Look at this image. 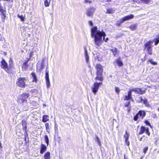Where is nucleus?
Returning a JSON list of instances; mask_svg holds the SVG:
<instances>
[{"mask_svg":"<svg viewBox=\"0 0 159 159\" xmlns=\"http://www.w3.org/2000/svg\"><path fill=\"white\" fill-rule=\"evenodd\" d=\"M91 36L92 37L94 38V41L95 44L97 46H100L102 42V37H103V39L106 42L108 40V38H107L105 39L106 34L104 32H101L98 30L97 26H94L92 28L91 30Z\"/></svg>","mask_w":159,"mask_h":159,"instance_id":"obj_1","label":"nucleus"},{"mask_svg":"<svg viewBox=\"0 0 159 159\" xmlns=\"http://www.w3.org/2000/svg\"><path fill=\"white\" fill-rule=\"evenodd\" d=\"M96 68L97 70L96 77L95 79L98 80L102 81L103 80L102 77V72L103 69L102 68V66L100 64H97L96 66Z\"/></svg>","mask_w":159,"mask_h":159,"instance_id":"obj_2","label":"nucleus"},{"mask_svg":"<svg viewBox=\"0 0 159 159\" xmlns=\"http://www.w3.org/2000/svg\"><path fill=\"white\" fill-rule=\"evenodd\" d=\"M30 95L28 93H23L18 99V102L20 103L26 102L27 99L29 97Z\"/></svg>","mask_w":159,"mask_h":159,"instance_id":"obj_3","label":"nucleus"},{"mask_svg":"<svg viewBox=\"0 0 159 159\" xmlns=\"http://www.w3.org/2000/svg\"><path fill=\"white\" fill-rule=\"evenodd\" d=\"M27 81V79L25 78H19L17 79L16 84L19 86L25 87V84Z\"/></svg>","mask_w":159,"mask_h":159,"instance_id":"obj_4","label":"nucleus"},{"mask_svg":"<svg viewBox=\"0 0 159 159\" xmlns=\"http://www.w3.org/2000/svg\"><path fill=\"white\" fill-rule=\"evenodd\" d=\"M102 83L95 82L91 87L92 91L94 94H95L98 92L99 86Z\"/></svg>","mask_w":159,"mask_h":159,"instance_id":"obj_5","label":"nucleus"},{"mask_svg":"<svg viewBox=\"0 0 159 159\" xmlns=\"http://www.w3.org/2000/svg\"><path fill=\"white\" fill-rule=\"evenodd\" d=\"M134 17V16L133 14H130L120 19V22L123 23L125 21L129 20L131 19H133Z\"/></svg>","mask_w":159,"mask_h":159,"instance_id":"obj_6","label":"nucleus"},{"mask_svg":"<svg viewBox=\"0 0 159 159\" xmlns=\"http://www.w3.org/2000/svg\"><path fill=\"white\" fill-rule=\"evenodd\" d=\"M113 64L115 66H123V63L121 60L120 57H119L118 59L115 60L113 62Z\"/></svg>","mask_w":159,"mask_h":159,"instance_id":"obj_7","label":"nucleus"},{"mask_svg":"<svg viewBox=\"0 0 159 159\" xmlns=\"http://www.w3.org/2000/svg\"><path fill=\"white\" fill-rule=\"evenodd\" d=\"M22 125L23 126V130L25 131V140L26 141V136H27L28 134L26 132L27 129V123L26 121L23 120L21 122Z\"/></svg>","mask_w":159,"mask_h":159,"instance_id":"obj_8","label":"nucleus"},{"mask_svg":"<svg viewBox=\"0 0 159 159\" xmlns=\"http://www.w3.org/2000/svg\"><path fill=\"white\" fill-rule=\"evenodd\" d=\"M129 91L134 92L138 94H143L145 93L144 91H142L141 89L139 88H133L130 90Z\"/></svg>","mask_w":159,"mask_h":159,"instance_id":"obj_9","label":"nucleus"},{"mask_svg":"<svg viewBox=\"0 0 159 159\" xmlns=\"http://www.w3.org/2000/svg\"><path fill=\"white\" fill-rule=\"evenodd\" d=\"M1 64L2 66V68L4 69L7 72L9 71V68L7 66V64L4 59H3L1 61Z\"/></svg>","mask_w":159,"mask_h":159,"instance_id":"obj_10","label":"nucleus"},{"mask_svg":"<svg viewBox=\"0 0 159 159\" xmlns=\"http://www.w3.org/2000/svg\"><path fill=\"white\" fill-rule=\"evenodd\" d=\"M95 9L93 7L90 8L87 10L86 15L89 17H92L94 12Z\"/></svg>","mask_w":159,"mask_h":159,"instance_id":"obj_11","label":"nucleus"},{"mask_svg":"<svg viewBox=\"0 0 159 159\" xmlns=\"http://www.w3.org/2000/svg\"><path fill=\"white\" fill-rule=\"evenodd\" d=\"M48 72L47 70V72L45 73V79L46 80L47 87L48 88L50 85V82Z\"/></svg>","mask_w":159,"mask_h":159,"instance_id":"obj_12","label":"nucleus"},{"mask_svg":"<svg viewBox=\"0 0 159 159\" xmlns=\"http://www.w3.org/2000/svg\"><path fill=\"white\" fill-rule=\"evenodd\" d=\"M152 41H150L144 44L145 49H148L152 48Z\"/></svg>","mask_w":159,"mask_h":159,"instance_id":"obj_13","label":"nucleus"},{"mask_svg":"<svg viewBox=\"0 0 159 159\" xmlns=\"http://www.w3.org/2000/svg\"><path fill=\"white\" fill-rule=\"evenodd\" d=\"M84 55L85 57V58L86 60V62L87 63H89V56L88 54L87 51V49L86 47H84Z\"/></svg>","mask_w":159,"mask_h":159,"instance_id":"obj_14","label":"nucleus"},{"mask_svg":"<svg viewBox=\"0 0 159 159\" xmlns=\"http://www.w3.org/2000/svg\"><path fill=\"white\" fill-rule=\"evenodd\" d=\"M47 148L46 146L43 144H41V149L40 153L41 154H43L46 150Z\"/></svg>","mask_w":159,"mask_h":159,"instance_id":"obj_15","label":"nucleus"},{"mask_svg":"<svg viewBox=\"0 0 159 159\" xmlns=\"http://www.w3.org/2000/svg\"><path fill=\"white\" fill-rule=\"evenodd\" d=\"M132 92L131 91H129L128 92V95H125V100H129L132 98Z\"/></svg>","mask_w":159,"mask_h":159,"instance_id":"obj_16","label":"nucleus"},{"mask_svg":"<svg viewBox=\"0 0 159 159\" xmlns=\"http://www.w3.org/2000/svg\"><path fill=\"white\" fill-rule=\"evenodd\" d=\"M138 114L139 115L140 117L143 118L144 116H145L146 113L144 111H140L139 112Z\"/></svg>","mask_w":159,"mask_h":159,"instance_id":"obj_17","label":"nucleus"},{"mask_svg":"<svg viewBox=\"0 0 159 159\" xmlns=\"http://www.w3.org/2000/svg\"><path fill=\"white\" fill-rule=\"evenodd\" d=\"M49 116L47 115H44L43 116L42 121L43 122H46L49 120Z\"/></svg>","mask_w":159,"mask_h":159,"instance_id":"obj_18","label":"nucleus"},{"mask_svg":"<svg viewBox=\"0 0 159 159\" xmlns=\"http://www.w3.org/2000/svg\"><path fill=\"white\" fill-rule=\"evenodd\" d=\"M115 11V8H108L107 9V13L109 14H112L114 13Z\"/></svg>","mask_w":159,"mask_h":159,"instance_id":"obj_19","label":"nucleus"},{"mask_svg":"<svg viewBox=\"0 0 159 159\" xmlns=\"http://www.w3.org/2000/svg\"><path fill=\"white\" fill-rule=\"evenodd\" d=\"M50 153L49 152H47L44 155V159H50Z\"/></svg>","mask_w":159,"mask_h":159,"instance_id":"obj_20","label":"nucleus"},{"mask_svg":"<svg viewBox=\"0 0 159 159\" xmlns=\"http://www.w3.org/2000/svg\"><path fill=\"white\" fill-rule=\"evenodd\" d=\"M146 129L144 127L142 126L140 129V131L139 133V134H142L146 131Z\"/></svg>","mask_w":159,"mask_h":159,"instance_id":"obj_21","label":"nucleus"},{"mask_svg":"<svg viewBox=\"0 0 159 159\" xmlns=\"http://www.w3.org/2000/svg\"><path fill=\"white\" fill-rule=\"evenodd\" d=\"M137 27V24H134V25H130L129 27V29H130L132 30H135L136 29Z\"/></svg>","mask_w":159,"mask_h":159,"instance_id":"obj_22","label":"nucleus"},{"mask_svg":"<svg viewBox=\"0 0 159 159\" xmlns=\"http://www.w3.org/2000/svg\"><path fill=\"white\" fill-rule=\"evenodd\" d=\"M143 104H145L146 107H149L150 106L146 99H144L143 100Z\"/></svg>","mask_w":159,"mask_h":159,"instance_id":"obj_23","label":"nucleus"},{"mask_svg":"<svg viewBox=\"0 0 159 159\" xmlns=\"http://www.w3.org/2000/svg\"><path fill=\"white\" fill-rule=\"evenodd\" d=\"M44 140L47 143V146H48L49 144V139L47 135H45L44 136Z\"/></svg>","mask_w":159,"mask_h":159,"instance_id":"obj_24","label":"nucleus"},{"mask_svg":"<svg viewBox=\"0 0 159 159\" xmlns=\"http://www.w3.org/2000/svg\"><path fill=\"white\" fill-rule=\"evenodd\" d=\"M123 136L125 139H128L129 137V134L127 133V131H126L125 134H124Z\"/></svg>","mask_w":159,"mask_h":159,"instance_id":"obj_25","label":"nucleus"},{"mask_svg":"<svg viewBox=\"0 0 159 159\" xmlns=\"http://www.w3.org/2000/svg\"><path fill=\"white\" fill-rule=\"evenodd\" d=\"M32 76L33 77V81L36 82L37 81V78H36V77L35 76V73H32Z\"/></svg>","mask_w":159,"mask_h":159,"instance_id":"obj_26","label":"nucleus"},{"mask_svg":"<svg viewBox=\"0 0 159 159\" xmlns=\"http://www.w3.org/2000/svg\"><path fill=\"white\" fill-rule=\"evenodd\" d=\"M117 49L116 48H114V49H112L111 50V51L113 54V55L116 56V54L117 53Z\"/></svg>","mask_w":159,"mask_h":159,"instance_id":"obj_27","label":"nucleus"},{"mask_svg":"<svg viewBox=\"0 0 159 159\" xmlns=\"http://www.w3.org/2000/svg\"><path fill=\"white\" fill-rule=\"evenodd\" d=\"M45 126L46 127V131L48 133H49V124L48 123H46L45 124Z\"/></svg>","mask_w":159,"mask_h":159,"instance_id":"obj_28","label":"nucleus"},{"mask_svg":"<svg viewBox=\"0 0 159 159\" xmlns=\"http://www.w3.org/2000/svg\"><path fill=\"white\" fill-rule=\"evenodd\" d=\"M50 0H49V1L47 0H46L44 2V5L46 7H48L49 5Z\"/></svg>","mask_w":159,"mask_h":159,"instance_id":"obj_29","label":"nucleus"},{"mask_svg":"<svg viewBox=\"0 0 159 159\" xmlns=\"http://www.w3.org/2000/svg\"><path fill=\"white\" fill-rule=\"evenodd\" d=\"M27 63H28V61H25V62L23 64V65L22 66V68H25V69H26V68L28 66V65H27Z\"/></svg>","mask_w":159,"mask_h":159,"instance_id":"obj_30","label":"nucleus"},{"mask_svg":"<svg viewBox=\"0 0 159 159\" xmlns=\"http://www.w3.org/2000/svg\"><path fill=\"white\" fill-rule=\"evenodd\" d=\"M96 142L98 143V144L99 146H101V142L100 141V139L98 138V137H96Z\"/></svg>","mask_w":159,"mask_h":159,"instance_id":"obj_31","label":"nucleus"},{"mask_svg":"<svg viewBox=\"0 0 159 159\" xmlns=\"http://www.w3.org/2000/svg\"><path fill=\"white\" fill-rule=\"evenodd\" d=\"M17 16L21 19V21H24V17L22 15L20 16L18 14Z\"/></svg>","mask_w":159,"mask_h":159,"instance_id":"obj_32","label":"nucleus"},{"mask_svg":"<svg viewBox=\"0 0 159 159\" xmlns=\"http://www.w3.org/2000/svg\"><path fill=\"white\" fill-rule=\"evenodd\" d=\"M44 62L43 60V61L41 62V65L40 67V69H43L44 67Z\"/></svg>","mask_w":159,"mask_h":159,"instance_id":"obj_33","label":"nucleus"},{"mask_svg":"<svg viewBox=\"0 0 159 159\" xmlns=\"http://www.w3.org/2000/svg\"><path fill=\"white\" fill-rule=\"evenodd\" d=\"M139 117V116L138 114H137L134 116V120L136 121Z\"/></svg>","mask_w":159,"mask_h":159,"instance_id":"obj_34","label":"nucleus"},{"mask_svg":"<svg viewBox=\"0 0 159 159\" xmlns=\"http://www.w3.org/2000/svg\"><path fill=\"white\" fill-rule=\"evenodd\" d=\"M115 90L117 94H119L120 91V89L117 87H116L115 88Z\"/></svg>","mask_w":159,"mask_h":159,"instance_id":"obj_35","label":"nucleus"},{"mask_svg":"<svg viewBox=\"0 0 159 159\" xmlns=\"http://www.w3.org/2000/svg\"><path fill=\"white\" fill-rule=\"evenodd\" d=\"M141 1L144 3H148L150 2L151 0H141Z\"/></svg>","mask_w":159,"mask_h":159,"instance_id":"obj_36","label":"nucleus"},{"mask_svg":"<svg viewBox=\"0 0 159 159\" xmlns=\"http://www.w3.org/2000/svg\"><path fill=\"white\" fill-rule=\"evenodd\" d=\"M92 2V1L91 0H84V3H91Z\"/></svg>","mask_w":159,"mask_h":159,"instance_id":"obj_37","label":"nucleus"},{"mask_svg":"<svg viewBox=\"0 0 159 159\" xmlns=\"http://www.w3.org/2000/svg\"><path fill=\"white\" fill-rule=\"evenodd\" d=\"M145 132L146 134H147L148 135V136H149L150 135V133L149 132L148 128H146Z\"/></svg>","mask_w":159,"mask_h":159,"instance_id":"obj_38","label":"nucleus"},{"mask_svg":"<svg viewBox=\"0 0 159 159\" xmlns=\"http://www.w3.org/2000/svg\"><path fill=\"white\" fill-rule=\"evenodd\" d=\"M148 147H145L144 149H143V153H144L145 154L146 153V152H147V151H148Z\"/></svg>","mask_w":159,"mask_h":159,"instance_id":"obj_39","label":"nucleus"},{"mask_svg":"<svg viewBox=\"0 0 159 159\" xmlns=\"http://www.w3.org/2000/svg\"><path fill=\"white\" fill-rule=\"evenodd\" d=\"M148 51V52L149 54H152V48H150L148 49H146Z\"/></svg>","mask_w":159,"mask_h":159,"instance_id":"obj_40","label":"nucleus"},{"mask_svg":"<svg viewBox=\"0 0 159 159\" xmlns=\"http://www.w3.org/2000/svg\"><path fill=\"white\" fill-rule=\"evenodd\" d=\"M149 61L153 65H156L157 64V63L153 61L152 60H150Z\"/></svg>","mask_w":159,"mask_h":159,"instance_id":"obj_41","label":"nucleus"},{"mask_svg":"<svg viewBox=\"0 0 159 159\" xmlns=\"http://www.w3.org/2000/svg\"><path fill=\"white\" fill-rule=\"evenodd\" d=\"M139 99L137 100L138 102H140L143 101V100L141 97H139L138 98Z\"/></svg>","mask_w":159,"mask_h":159,"instance_id":"obj_42","label":"nucleus"},{"mask_svg":"<svg viewBox=\"0 0 159 159\" xmlns=\"http://www.w3.org/2000/svg\"><path fill=\"white\" fill-rule=\"evenodd\" d=\"M128 140V139H125V143L128 146L129 145V142Z\"/></svg>","mask_w":159,"mask_h":159,"instance_id":"obj_43","label":"nucleus"},{"mask_svg":"<svg viewBox=\"0 0 159 159\" xmlns=\"http://www.w3.org/2000/svg\"><path fill=\"white\" fill-rule=\"evenodd\" d=\"M145 123L146 124V125H150V123L149 122H148L147 121H145Z\"/></svg>","mask_w":159,"mask_h":159,"instance_id":"obj_44","label":"nucleus"},{"mask_svg":"<svg viewBox=\"0 0 159 159\" xmlns=\"http://www.w3.org/2000/svg\"><path fill=\"white\" fill-rule=\"evenodd\" d=\"M89 23L90 25H91V26L93 25V23L92 21H89Z\"/></svg>","mask_w":159,"mask_h":159,"instance_id":"obj_45","label":"nucleus"},{"mask_svg":"<svg viewBox=\"0 0 159 159\" xmlns=\"http://www.w3.org/2000/svg\"><path fill=\"white\" fill-rule=\"evenodd\" d=\"M134 1L137 3H139L140 2V0H134Z\"/></svg>","mask_w":159,"mask_h":159,"instance_id":"obj_46","label":"nucleus"},{"mask_svg":"<svg viewBox=\"0 0 159 159\" xmlns=\"http://www.w3.org/2000/svg\"><path fill=\"white\" fill-rule=\"evenodd\" d=\"M48 65L47 66V67H46V73L47 72V70L48 71V72H49V71L48 70Z\"/></svg>","mask_w":159,"mask_h":159,"instance_id":"obj_47","label":"nucleus"},{"mask_svg":"<svg viewBox=\"0 0 159 159\" xmlns=\"http://www.w3.org/2000/svg\"><path fill=\"white\" fill-rule=\"evenodd\" d=\"M124 159H128L127 157L125 154L124 155Z\"/></svg>","mask_w":159,"mask_h":159,"instance_id":"obj_48","label":"nucleus"},{"mask_svg":"<svg viewBox=\"0 0 159 159\" xmlns=\"http://www.w3.org/2000/svg\"><path fill=\"white\" fill-rule=\"evenodd\" d=\"M120 23H116V25L117 26H120Z\"/></svg>","mask_w":159,"mask_h":159,"instance_id":"obj_49","label":"nucleus"},{"mask_svg":"<svg viewBox=\"0 0 159 159\" xmlns=\"http://www.w3.org/2000/svg\"><path fill=\"white\" fill-rule=\"evenodd\" d=\"M2 37L1 35L0 34V41L2 40Z\"/></svg>","mask_w":159,"mask_h":159,"instance_id":"obj_50","label":"nucleus"},{"mask_svg":"<svg viewBox=\"0 0 159 159\" xmlns=\"http://www.w3.org/2000/svg\"><path fill=\"white\" fill-rule=\"evenodd\" d=\"M129 103H130V102H128V104H127V105H125V106H126V107H127V106H128V105H129Z\"/></svg>","mask_w":159,"mask_h":159,"instance_id":"obj_51","label":"nucleus"},{"mask_svg":"<svg viewBox=\"0 0 159 159\" xmlns=\"http://www.w3.org/2000/svg\"><path fill=\"white\" fill-rule=\"evenodd\" d=\"M142 138H141L139 139V141H142Z\"/></svg>","mask_w":159,"mask_h":159,"instance_id":"obj_52","label":"nucleus"},{"mask_svg":"<svg viewBox=\"0 0 159 159\" xmlns=\"http://www.w3.org/2000/svg\"><path fill=\"white\" fill-rule=\"evenodd\" d=\"M111 0H107L108 2H111Z\"/></svg>","mask_w":159,"mask_h":159,"instance_id":"obj_53","label":"nucleus"},{"mask_svg":"<svg viewBox=\"0 0 159 159\" xmlns=\"http://www.w3.org/2000/svg\"><path fill=\"white\" fill-rule=\"evenodd\" d=\"M158 111H159V107L158 108Z\"/></svg>","mask_w":159,"mask_h":159,"instance_id":"obj_54","label":"nucleus"},{"mask_svg":"<svg viewBox=\"0 0 159 159\" xmlns=\"http://www.w3.org/2000/svg\"><path fill=\"white\" fill-rule=\"evenodd\" d=\"M129 109H128V112H129Z\"/></svg>","mask_w":159,"mask_h":159,"instance_id":"obj_55","label":"nucleus"},{"mask_svg":"<svg viewBox=\"0 0 159 159\" xmlns=\"http://www.w3.org/2000/svg\"><path fill=\"white\" fill-rule=\"evenodd\" d=\"M1 7V4H0V7Z\"/></svg>","mask_w":159,"mask_h":159,"instance_id":"obj_56","label":"nucleus"},{"mask_svg":"<svg viewBox=\"0 0 159 159\" xmlns=\"http://www.w3.org/2000/svg\"><path fill=\"white\" fill-rule=\"evenodd\" d=\"M158 86H159V85Z\"/></svg>","mask_w":159,"mask_h":159,"instance_id":"obj_57","label":"nucleus"}]
</instances>
